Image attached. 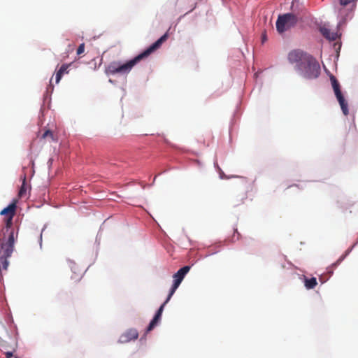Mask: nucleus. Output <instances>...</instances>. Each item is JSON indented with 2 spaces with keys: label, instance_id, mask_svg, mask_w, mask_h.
I'll return each instance as SVG.
<instances>
[{
  "label": "nucleus",
  "instance_id": "f257e3e1",
  "mask_svg": "<svg viewBox=\"0 0 358 358\" xmlns=\"http://www.w3.org/2000/svg\"><path fill=\"white\" fill-rule=\"evenodd\" d=\"M168 33H165L161 36L156 42L152 44L149 48L144 50L142 53L139 54L134 59L127 62L126 63L121 64L120 62H110L106 69L107 74H127L129 73L131 69L141 59L149 56L152 52L157 50L162 44L165 42L168 38Z\"/></svg>",
  "mask_w": 358,
  "mask_h": 358
},
{
  "label": "nucleus",
  "instance_id": "f03ea898",
  "mask_svg": "<svg viewBox=\"0 0 358 358\" xmlns=\"http://www.w3.org/2000/svg\"><path fill=\"white\" fill-rule=\"evenodd\" d=\"M304 78L308 79L317 78L320 74V66L318 62L311 56L303 67L298 71Z\"/></svg>",
  "mask_w": 358,
  "mask_h": 358
},
{
  "label": "nucleus",
  "instance_id": "7ed1b4c3",
  "mask_svg": "<svg viewBox=\"0 0 358 358\" xmlns=\"http://www.w3.org/2000/svg\"><path fill=\"white\" fill-rule=\"evenodd\" d=\"M312 55L299 49L290 51L287 56L289 62L295 64V69L298 71L305 65Z\"/></svg>",
  "mask_w": 358,
  "mask_h": 358
},
{
  "label": "nucleus",
  "instance_id": "20e7f679",
  "mask_svg": "<svg viewBox=\"0 0 358 358\" xmlns=\"http://www.w3.org/2000/svg\"><path fill=\"white\" fill-rule=\"evenodd\" d=\"M298 21L297 17L292 13H287L280 15L276 22L277 31L282 34L286 30L294 27Z\"/></svg>",
  "mask_w": 358,
  "mask_h": 358
},
{
  "label": "nucleus",
  "instance_id": "39448f33",
  "mask_svg": "<svg viewBox=\"0 0 358 358\" xmlns=\"http://www.w3.org/2000/svg\"><path fill=\"white\" fill-rule=\"evenodd\" d=\"M329 78L335 96L340 104L341 110L345 115H348L349 113L348 106L343 94H342L340 83L334 75H330Z\"/></svg>",
  "mask_w": 358,
  "mask_h": 358
},
{
  "label": "nucleus",
  "instance_id": "423d86ee",
  "mask_svg": "<svg viewBox=\"0 0 358 358\" xmlns=\"http://www.w3.org/2000/svg\"><path fill=\"white\" fill-rule=\"evenodd\" d=\"M190 270L189 266H185L182 268H180L177 273H176L173 278V284L170 289L169 294L168 295V300H170L171 296L175 293L176 290L178 289L179 285H180L181 282L184 279L185 275L189 272Z\"/></svg>",
  "mask_w": 358,
  "mask_h": 358
},
{
  "label": "nucleus",
  "instance_id": "0eeeda50",
  "mask_svg": "<svg viewBox=\"0 0 358 358\" xmlns=\"http://www.w3.org/2000/svg\"><path fill=\"white\" fill-rule=\"evenodd\" d=\"M138 337V332L136 329H129L123 333L120 337L119 341L120 343H128L132 340H136Z\"/></svg>",
  "mask_w": 358,
  "mask_h": 358
},
{
  "label": "nucleus",
  "instance_id": "6e6552de",
  "mask_svg": "<svg viewBox=\"0 0 358 358\" xmlns=\"http://www.w3.org/2000/svg\"><path fill=\"white\" fill-rule=\"evenodd\" d=\"M320 33L324 37L329 41H335L337 35L336 33L331 31L329 29L326 27H321L320 28Z\"/></svg>",
  "mask_w": 358,
  "mask_h": 358
},
{
  "label": "nucleus",
  "instance_id": "1a4fd4ad",
  "mask_svg": "<svg viewBox=\"0 0 358 358\" xmlns=\"http://www.w3.org/2000/svg\"><path fill=\"white\" fill-rule=\"evenodd\" d=\"M304 283H305V287L308 289H313L317 285V280L314 277H313L311 278H305Z\"/></svg>",
  "mask_w": 358,
  "mask_h": 358
},
{
  "label": "nucleus",
  "instance_id": "9d476101",
  "mask_svg": "<svg viewBox=\"0 0 358 358\" xmlns=\"http://www.w3.org/2000/svg\"><path fill=\"white\" fill-rule=\"evenodd\" d=\"M161 317H162L161 315H158L155 314V315L154 316L153 319L151 320V322H150V324L147 328V331H152L155 328V327L158 324V322L160 321Z\"/></svg>",
  "mask_w": 358,
  "mask_h": 358
},
{
  "label": "nucleus",
  "instance_id": "9b49d317",
  "mask_svg": "<svg viewBox=\"0 0 358 358\" xmlns=\"http://www.w3.org/2000/svg\"><path fill=\"white\" fill-rule=\"evenodd\" d=\"M27 192V184H26V177H24L22 184L19 191V196L22 197L26 194Z\"/></svg>",
  "mask_w": 358,
  "mask_h": 358
},
{
  "label": "nucleus",
  "instance_id": "f8f14e48",
  "mask_svg": "<svg viewBox=\"0 0 358 358\" xmlns=\"http://www.w3.org/2000/svg\"><path fill=\"white\" fill-rule=\"evenodd\" d=\"M357 0H339L341 6H347L352 4V7H355V2Z\"/></svg>",
  "mask_w": 358,
  "mask_h": 358
},
{
  "label": "nucleus",
  "instance_id": "ddd939ff",
  "mask_svg": "<svg viewBox=\"0 0 358 358\" xmlns=\"http://www.w3.org/2000/svg\"><path fill=\"white\" fill-rule=\"evenodd\" d=\"M70 65L71 64H62L57 71L61 73L62 76L65 73L67 74L69 73L68 69L70 66Z\"/></svg>",
  "mask_w": 358,
  "mask_h": 358
},
{
  "label": "nucleus",
  "instance_id": "4468645a",
  "mask_svg": "<svg viewBox=\"0 0 358 358\" xmlns=\"http://www.w3.org/2000/svg\"><path fill=\"white\" fill-rule=\"evenodd\" d=\"M169 301V300H168V298H167L166 300L163 303V304H162V306L159 307V308L158 309V310L156 313V315L162 316L164 306Z\"/></svg>",
  "mask_w": 358,
  "mask_h": 358
},
{
  "label": "nucleus",
  "instance_id": "2eb2a0df",
  "mask_svg": "<svg viewBox=\"0 0 358 358\" xmlns=\"http://www.w3.org/2000/svg\"><path fill=\"white\" fill-rule=\"evenodd\" d=\"M50 137L51 139H54V136L50 130H46L42 135V138Z\"/></svg>",
  "mask_w": 358,
  "mask_h": 358
},
{
  "label": "nucleus",
  "instance_id": "dca6fc26",
  "mask_svg": "<svg viewBox=\"0 0 358 358\" xmlns=\"http://www.w3.org/2000/svg\"><path fill=\"white\" fill-rule=\"evenodd\" d=\"M241 238V234L238 231L237 229H234V234L232 237L233 241H238Z\"/></svg>",
  "mask_w": 358,
  "mask_h": 358
},
{
  "label": "nucleus",
  "instance_id": "f3484780",
  "mask_svg": "<svg viewBox=\"0 0 358 358\" xmlns=\"http://www.w3.org/2000/svg\"><path fill=\"white\" fill-rule=\"evenodd\" d=\"M85 51V43H81L77 49V55H80Z\"/></svg>",
  "mask_w": 358,
  "mask_h": 358
},
{
  "label": "nucleus",
  "instance_id": "a211bd4d",
  "mask_svg": "<svg viewBox=\"0 0 358 358\" xmlns=\"http://www.w3.org/2000/svg\"><path fill=\"white\" fill-rule=\"evenodd\" d=\"M349 251H347L345 255L341 256L334 264H333L334 266H338L345 257V256L348 254Z\"/></svg>",
  "mask_w": 358,
  "mask_h": 358
},
{
  "label": "nucleus",
  "instance_id": "6ab92c4d",
  "mask_svg": "<svg viewBox=\"0 0 358 358\" xmlns=\"http://www.w3.org/2000/svg\"><path fill=\"white\" fill-rule=\"evenodd\" d=\"M62 75L61 73L57 71L56 72V74H55V82L56 83H59L60 80L62 79Z\"/></svg>",
  "mask_w": 358,
  "mask_h": 358
},
{
  "label": "nucleus",
  "instance_id": "aec40b11",
  "mask_svg": "<svg viewBox=\"0 0 358 358\" xmlns=\"http://www.w3.org/2000/svg\"><path fill=\"white\" fill-rule=\"evenodd\" d=\"M5 356H6V358H11L13 356V352H6L5 353Z\"/></svg>",
  "mask_w": 358,
  "mask_h": 358
},
{
  "label": "nucleus",
  "instance_id": "412c9836",
  "mask_svg": "<svg viewBox=\"0 0 358 358\" xmlns=\"http://www.w3.org/2000/svg\"><path fill=\"white\" fill-rule=\"evenodd\" d=\"M262 43H264L266 40H267V38H266V36L265 34H263L262 36Z\"/></svg>",
  "mask_w": 358,
  "mask_h": 358
},
{
  "label": "nucleus",
  "instance_id": "4be33fe9",
  "mask_svg": "<svg viewBox=\"0 0 358 358\" xmlns=\"http://www.w3.org/2000/svg\"><path fill=\"white\" fill-rule=\"evenodd\" d=\"M338 13H339V15L343 17H344V15L343 13V8H340L339 10H338Z\"/></svg>",
  "mask_w": 358,
  "mask_h": 358
},
{
  "label": "nucleus",
  "instance_id": "5701e85b",
  "mask_svg": "<svg viewBox=\"0 0 358 358\" xmlns=\"http://www.w3.org/2000/svg\"><path fill=\"white\" fill-rule=\"evenodd\" d=\"M78 279H80L81 278V275L80 274L78 275Z\"/></svg>",
  "mask_w": 358,
  "mask_h": 358
},
{
  "label": "nucleus",
  "instance_id": "b1692460",
  "mask_svg": "<svg viewBox=\"0 0 358 358\" xmlns=\"http://www.w3.org/2000/svg\"><path fill=\"white\" fill-rule=\"evenodd\" d=\"M15 358H17V357H15Z\"/></svg>",
  "mask_w": 358,
  "mask_h": 358
}]
</instances>
